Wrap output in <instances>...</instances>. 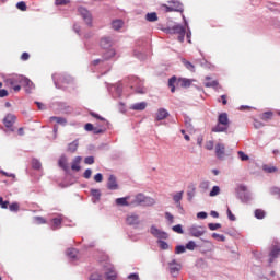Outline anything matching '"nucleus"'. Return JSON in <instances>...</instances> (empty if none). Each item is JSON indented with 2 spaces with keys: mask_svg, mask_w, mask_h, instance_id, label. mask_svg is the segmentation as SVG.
<instances>
[{
  "mask_svg": "<svg viewBox=\"0 0 280 280\" xmlns=\"http://www.w3.org/2000/svg\"><path fill=\"white\" fill-rule=\"evenodd\" d=\"M217 125L212 127L211 132H226L229 135V125L231 121L229 120V114L223 112L219 114Z\"/></svg>",
  "mask_w": 280,
  "mask_h": 280,
  "instance_id": "obj_1",
  "label": "nucleus"
},
{
  "mask_svg": "<svg viewBox=\"0 0 280 280\" xmlns=\"http://www.w3.org/2000/svg\"><path fill=\"white\" fill-rule=\"evenodd\" d=\"M176 84H179L182 89H189L191 86V80L187 78H177L173 75L168 79V88L171 89V93H176Z\"/></svg>",
  "mask_w": 280,
  "mask_h": 280,
  "instance_id": "obj_2",
  "label": "nucleus"
},
{
  "mask_svg": "<svg viewBox=\"0 0 280 280\" xmlns=\"http://www.w3.org/2000/svg\"><path fill=\"white\" fill-rule=\"evenodd\" d=\"M52 82L56 86V89H65L63 84H72L73 77L67 74V73H54L52 74Z\"/></svg>",
  "mask_w": 280,
  "mask_h": 280,
  "instance_id": "obj_3",
  "label": "nucleus"
},
{
  "mask_svg": "<svg viewBox=\"0 0 280 280\" xmlns=\"http://www.w3.org/2000/svg\"><path fill=\"white\" fill-rule=\"evenodd\" d=\"M24 78L25 75L23 74H13L7 79V84H9V86H11L15 93H19V91H21V86H23Z\"/></svg>",
  "mask_w": 280,
  "mask_h": 280,
  "instance_id": "obj_4",
  "label": "nucleus"
},
{
  "mask_svg": "<svg viewBox=\"0 0 280 280\" xmlns=\"http://www.w3.org/2000/svg\"><path fill=\"white\" fill-rule=\"evenodd\" d=\"M236 198H238L241 202L246 205L250 202V200H253V195L250 194V191H248V187H246L245 185H241L236 189Z\"/></svg>",
  "mask_w": 280,
  "mask_h": 280,
  "instance_id": "obj_5",
  "label": "nucleus"
},
{
  "mask_svg": "<svg viewBox=\"0 0 280 280\" xmlns=\"http://www.w3.org/2000/svg\"><path fill=\"white\" fill-rule=\"evenodd\" d=\"M77 11L85 25H88V27H93V13L85 7H78Z\"/></svg>",
  "mask_w": 280,
  "mask_h": 280,
  "instance_id": "obj_6",
  "label": "nucleus"
},
{
  "mask_svg": "<svg viewBox=\"0 0 280 280\" xmlns=\"http://www.w3.org/2000/svg\"><path fill=\"white\" fill-rule=\"evenodd\" d=\"M116 54L117 52L113 48H110L109 50H106L101 58L92 61V67H97V66L104 67V63L106 62V60H110V58H115Z\"/></svg>",
  "mask_w": 280,
  "mask_h": 280,
  "instance_id": "obj_7",
  "label": "nucleus"
},
{
  "mask_svg": "<svg viewBox=\"0 0 280 280\" xmlns=\"http://www.w3.org/2000/svg\"><path fill=\"white\" fill-rule=\"evenodd\" d=\"M103 270L105 271L106 280H117V271H115V267L113 264L108 261L101 262Z\"/></svg>",
  "mask_w": 280,
  "mask_h": 280,
  "instance_id": "obj_8",
  "label": "nucleus"
},
{
  "mask_svg": "<svg viewBox=\"0 0 280 280\" xmlns=\"http://www.w3.org/2000/svg\"><path fill=\"white\" fill-rule=\"evenodd\" d=\"M2 124L7 128L5 132H14V124H16V115L9 113L4 116Z\"/></svg>",
  "mask_w": 280,
  "mask_h": 280,
  "instance_id": "obj_9",
  "label": "nucleus"
},
{
  "mask_svg": "<svg viewBox=\"0 0 280 280\" xmlns=\"http://www.w3.org/2000/svg\"><path fill=\"white\" fill-rule=\"evenodd\" d=\"M188 233L190 237H202L207 233V228L205 225L192 224L189 226Z\"/></svg>",
  "mask_w": 280,
  "mask_h": 280,
  "instance_id": "obj_10",
  "label": "nucleus"
},
{
  "mask_svg": "<svg viewBox=\"0 0 280 280\" xmlns=\"http://www.w3.org/2000/svg\"><path fill=\"white\" fill-rule=\"evenodd\" d=\"M52 106L57 113H62L63 115L73 113V107L66 102H55Z\"/></svg>",
  "mask_w": 280,
  "mask_h": 280,
  "instance_id": "obj_11",
  "label": "nucleus"
},
{
  "mask_svg": "<svg viewBox=\"0 0 280 280\" xmlns=\"http://www.w3.org/2000/svg\"><path fill=\"white\" fill-rule=\"evenodd\" d=\"M130 86L133 91H136L140 95H143V93H145V88L143 86V81L137 77H132L130 79Z\"/></svg>",
  "mask_w": 280,
  "mask_h": 280,
  "instance_id": "obj_12",
  "label": "nucleus"
},
{
  "mask_svg": "<svg viewBox=\"0 0 280 280\" xmlns=\"http://www.w3.org/2000/svg\"><path fill=\"white\" fill-rule=\"evenodd\" d=\"M280 255V245L279 243L271 245L270 250H269V259H268V265L272 266L275 264V259H279Z\"/></svg>",
  "mask_w": 280,
  "mask_h": 280,
  "instance_id": "obj_13",
  "label": "nucleus"
},
{
  "mask_svg": "<svg viewBox=\"0 0 280 280\" xmlns=\"http://www.w3.org/2000/svg\"><path fill=\"white\" fill-rule=\"evenodd\" d=\"M150 233L158 241L159 240H168L170 238V234H167V232H165V231L160 230L159 228H156V225H151Z\"/></svg>",
  "mask_w": 280,
  "mask_h": 280,
  "instance_id": "obj_14",
  "label": "nucleus"
},
{
  "mask_svg": "<svg viewBox=\"0 0 280 280\" xmlns=\"http://www.w3.org/2000/svg\"><path fill=\"white\" fill-rule=\"evenodd\" d=\"M107 91L112 94V97H121V93H124V86L121 83H116L108 86Z\"/></svg>",
  "mask_w": 280,
  "mask_h": 280,
  "instance_id": "obj_15",
  "label": "nucleus"
},
{
  "mask_svg": "<svg viewBox=\"0 0 280 280\" xmlns=\"http://www.w3.org/2000/svg\"><path fill=\"white\" fill-rule=\"evenodd\" d=\"M164 32H166V34H187V27L180 24H175L172 27H166Z\"/></svg>",
  "mask_w": 280,
  "mask_h": 280,
  "instance_id": "obj_16",
  "label": "nucleus"
},
{
  "mask_svg": "<svg viewBox=\"0 0 280 280\" xmlns=\"http://www.w3.org/2000/svg\"><path fill=\"white\" fill-rule=\"evenodd\" d=\"M168 268L172 277H178L182 266L178 264V261H176V259H173L171 262H168Z\"/></svg>",
  "mask_w": 280,
  "mask_h": 280,
  "instance_id": "obj_17",
  "label": "nucleus"
},
{
  "mask_svg": "<svg viewBox=\"0 0 280 280\" xmlns=\"http://www.w3.org/2000/svg\"><path fill=\"white\" fill-rule=\"evenodd\" d=\"M107 189L109 191H117V189H119V184L117 183V177L115 175H109L107 179Z\"/></svg>",
  "mask_w": 280,
  "mask_h": 280,
  "instance_id": "obj_18",
  "label": "nucleus"
},
{
  "mask_svg": "<svg viewBox=\"0 0 280 280\" xmlns=\"http://www.w3.org/2000/svg\"><path fill=\"white\" fill-rule=\"evenodd\" d=\"M100 47L102 49H106L107 51H110V47H113V37L110 36H104L100 40Z\"/></svg>",
  "mask_w": 280,
  "mask_h": 280,
  "instance_id": "obj_19",
  "label": "nucleus"
},
{
  "mask_svg": "<svg viewBox=\"0 0 280 280\" xmlns=\"http://www.w3.org/2000/svg\"><path fill=\"white\" fill-rule=\"evenodd\" d=\"M22 86L25 89V93L27 94L32 93V91L36 89V85H34V82H32V80H30V78L27 77H24L22 81Z\"/></svg>",
  "mask_w": 280,
  "mask_h": 280,
  "instance_id": "obj_20",
  "label": "nucleus"
},
{
  "mask_svg": "<svg viewBox=\"0 0 280 280\" xmlns=\"http://www.w3.org/2000/svg\"><path fill=\"white\" fill-rule=\"evenodd\" d=\"M225 150H226V147L224 145V143H217L215 144V156H217V159L222 161V159H224Z\"/></svg>",
  "mask_w": 280,
  "mask_h": 280,
  "instance_id": "obj_21",
  "label": "nucleus"
},
{
  "mask_svg": "<svg viewBox=\"0 0 280 280\" xmlns=\"http://www.w3.org/2000/svg\"><path fill=\"white\" fill-rule=\"evenodd\" d=\"M90 194L92 196V202L94 205H97V202H100V200L102 199V191L97 188H92L90 190Z\"/></svg>",
  "mask_w": 280,
  "mask_h": 280,
  "instance_id": "obj_22",
  "label": "nucleus"
},
{
  "mask_svg": "<svg viewBox=\"0 0 280 280\" xmlns=\"http://www.w3.org/2000/svg\"><path fill=\"white\" fill-rule=\"evenodd\" d=\"M170 117V112L165 108H160L156 113L155 120L163 121V119H167Z\"/></svg>",
  "mask_w": 280,
  "mask_h": 280,
  "instance_id": "obj_23",
  "label": "nucleus"
},
{
  "mask_svg": "<svg viewBox=\"0 0 280 280\" xmlns=\"http://www.w3.org/2000/svg\"><path fill=\"white\" fill-rule=\"evenodd\" d=\"M126 222L129 226H138L139 224V215L130 214L126 218Z\"/></svg>",
  "mask_w": 280,
  "mask_h": 280,
  "instance_id": "obj_24",
  "label": "nucleus"
},
{
  "mask_svg": "<svg viewBox=\"0 0 280 280\" xmlns=\"http://www.w3.org/2000/svg\"><path fill=\"white\" fill-rule=\"evenodd\" d=\"M80 147V140L75 139L74 141L70 142L67 148V152H70L71 154L78 152V148Z\"/></svg>",
  "mask_w": 280,
  "mask_h": 280,
  "instance_id": "obj_25",
  "label": "nucleus"
},
{
  "mask_svg": "<svg viewBox=\"0 0 280 280\" xmlns=\"http://www.w3.org/2000/svg\"><path fill=\"white\" fill-rule=\"evenodd\" d=\"M81 161H82V156L80 155L73 159L71 164L72 172H80V170H82V166H80Z\"/></svg>",
  "mask_w": 280,
  "mask_h": 280,
  "instance_id": "obj_26",
  "label": "nucleus"
},
{
  "mask_svg": "<svg viewBox=\"0 0 280 280\" xmlns=\"http://www.w3.org/2000/svg\"><path fill=\"white\" fill-rule=\"evenodd\" d=\"M58 165L63 172H69V164L67 163V155H61L58 160Z\"/></svg>",
  "mask_w": 280,
  "mask_h": 280,
  "instance_id": "obj_27",
  "label": "nucleus"
},
{
  "mask_svg": "<svg viewBox=\"0 0 280 280\" xmlns=\"http://www.w3.org/2000/svg\"><path fill=\"white\" fill-rule=\"evenodd\" d=\"M52 225L50 226L51 231H58L62 226V218L60 217H55L51 220Z\"/></svg>",
  "mask_w": 280,
  "mask_h": 280,
  "instance_id": "obj_28",
  "label": "nucleus"
},
{
  "mask_svg": "<svg viewBox=\"0 0 280 280\" xmlns=\"http://www.w3.org/2000/svg\"><path fill=\"white\" fill-rule=\"evenodd\" d=\"M49 121L50 122H54L55 121V124H58L59 126H67V118H65V117H60V116H51L50 118H49Z\"/></svg>",
  "mask_w": 280,
  "mask_h": 280,
  "instance_id": "obj_29",
  "label": "nucleus"
},
{
  "mask_svg": "<svg viewBox=\"0 0 280 280\" xmlns=\"http://www.w3.org/2000/svg\"><path fill=\"white\" fill-rule=\"evenodd\" d=\"M195 197H196V185L189 184L188 190H187L188 202H191V200H194Z\"/></svg>",
  "mask_w": 280,
  "mask_h": 280,
  "instance_id": "obj_30",
  "label": "nucleus"
},
{
  "mask_svg": "<svg viewBox=\"0 0 280 280\" xmlns=\"http://www.w3.org/2000/svg\"><path fill=\"white\" fill-rule=\"evenodd\" d=\"M148 108L147 102L135 103L130 106V110H145Z\"/></svg>",
  "mask_w": 280,
  "mask_h": 280,
  "instance_id": "obj_31",
  "label": "nucleus"
},
{
  "mask_svg": "<svg viewBox=\"0 0 280 280\" xmlns=\"http://www.w3.org/2000/svg\"><path fill=\"white\" fill-rule=\"evenodd\" d=\"M128 200H130V197L127 196L117 198L115 202L118 207H130V202H128Z\"/></svg>",
  "mask_w": 280,
  "mask_h": 280,
  "instance_id": "obj_32",
  "label": "nucleus"
},
{
  "mask_svg": "<svg viewBox=\"0 0 280 280\" xmlns=\"http://www.w3.org/2000/svg\"><path fill=\"white\" fill-rule=\"evenodd\" d=\"M66 255L70 259V261H75V259H78V249L68 248Z\"/></svg>",
  "mask_w": 280,
  "mask_h": 280,
  "instance_id": "obj_33",
  "label": "nucleus"
},
{
  "mask_svg": "<svg viewBox=\"0 0 280 280\" xmlns=\"http://www.w3.org/2000/svg\"><path fill=\"white\" fill-rule=\"evenodd\" d=\"M170 3H172V8L174 9V12H180L182 14L183 12H185V8L180 1L173 0Z\"/></svg>",
  "mask_w": 280,
  "mask_h": 280,
  "instance_id": "obj_34",
  "label": "nucleus"
},
{
  "mask_svg": "<svg viewBox=\"0 0 280 280\" xmlns=\"http://www.w3.org/2000/svg\"><path fill=\"white\" fill-rule=\"evenodd\" d=\"M121 27H124V20L116 19V20L112 21V28H114L115 32H119V30H121Z\"/></svg>",
  "mask_w": 280,
  "mask_h": 280,
  "instance_id": "obj_35",
  "label": "nucleus"
},
{
  "mask_svg": "<svg viewBox=\"0 0 280 280\" xmlns=\"http://www.w3.org/2000/svg\"><path fill=\"white\" fill-rule=\"evenodd\" d=\"M145 195L143 194H138L135 197V200L131 202V205H136V206H140L143 203V201L145 200Z\"/></svg>",
  "mask_w": 280,
  "mask_h": 280,
  "instance_id": "obj_36",
  "label": "nucleus"
},
{
  "mask_svg": "<svg viewBox=\"0 0 280 280\" xmlns=\"http://www.w3.org/2000/svg\"><path fill=\"white\" fill-rule=\"evenodd\" d=\"M145 21H148L149 23H156V21H159V15L156 14V12L147 13Z\"/></svg>",
  "mask_w": 280,
  "mask_h": 280,
  "instance_id": "obj_37",
  "label": "nucleus"
},
{
  "mask_svg": "<svg viewBox=\"0 0 280 280\" xmlns=\"http://www.w3.org/2000/svg\"><path fill=\"white\" fill-rule=\"evenodd\" d=\"M156 205V201L152 197H145L144 201H142L141 207H154Z\"/></svg>",
  "mask_w": 280,
  "mask_h": 280,
  "instance_id": "obj_38",
  "label": "nucleus"
},
{
  "mask_svg": "<svg viewBox=\"0 0 280 280\" xmlns=\"http://www.w3.org/2000/svg\"><path fill=\"white\" fill-rule=\"evenodd\" d=\"M182 62L188 71H191L192 73L196 72V66H194V63H191L190 61H187V59L185 58L182 59Z\"/></svg>",
  "mask_w": 280,
  "mask_h": 280,
  "instance_id": "obj_39",
  "label": "nucleus"
},
{
  "mask_svg": "<svg viewBox=\"0 0 280 280\" xmlns=\"http://www.w3.org/2000/svg\"><path fill=\"white\" fill-rule=\"evenodd\" d=\"M89 280H104V275L100 271H94L90 275Z\"/></svg>",
  "mask_w": 280,
  "mask_h": 280,
  "instance_id": "obj_40",
  "label": "nucleus"
},
{
  "mask_svg": "<svg viewBox=\"0 0 280 280\" xmlns=\"http://www.w3.org/2000/svg\"><path fill=\"white\" fill-rule=\"evenodd\" d=\"M254 215L256 220H264V218H266V211H264L262 209H256L254 211Z\"/></svg>",
  "mask_w": 280,
  "mask_h": 280,
  "instance_id": "obj_41",
  "label": "nucleus"
},
{
  "mask_svg": "<svg viewBox=\"0 0 280 280\" xmlns=\"http://www.w3.org/2000/svg\"><path fill=\"white\" fill-rule=\"evenodd\" d=\"M96 127L100 128L101 130H104V132H106L110 127V122L105 119V120H102V124H96Z\"/></svg>",
  "mask_w": 280,
  "mask_h": 280,
  "instance_id": "obj_42",
  "label": "nucleus"
},
{
  "mask_svg": "<svg viewBox=\"0 0 280 280\" xmlns=\"http://www.w3.org/2000/svg\"><path fill=\"white\" fill-rule=\"evenodd\" d=\"M262 170H264V172H267V174H275V172L279 171V168H277V166H270V165H267V164H265L262 166Z\"/></svg>",
  "mask_w": 280,
  "mask_h": 280,
  "instance_id": "obj_43",
  "label": "nucleus"
},
{
  "mask_svg": "<svg viewBox=\"0 0 280 280\" xmlns=\"http://www.w3.org/2000/svg\"><path fill=\"white\" fill-rule=\"evenodd\" d=\"M184 124L188 130H194V125H191V118L189 116H184Z\"/></svg>",
  "mask_w": 280,
  "mask_h": 280,
  "instance_id": "obj_44",
  "label": "nucleus"
},
{
  "mask_svg": "<svg viewBox=\"0 0 280 280\" xmlns=\"http://www.w3.org/2000/svg\"><path fill=\"white\" fill-rule=\"evenodd\" d=\"M32 167H33V170H40V167H43L40 160L33 158L32 159Z\"/></svg>",
  "mask_w": 280,
  "mask_h": 280,
  "instance_id": "obj_45",
  "label": "nucleus"
},
{
  "mask_svg": "<svg viewBox=\"0 0 280 280\" xmlns=\"http://www.w3.org/2000/svg\"><path fill=\"white\" fill-rule=\"evenodd\" d=\"M196 248H198L196 241H188L186 243V250H196Z\"/></svg>",
  "mask_w": 280,
  "mask_h": 280,
  "instance_id": "obj_46",
  "label": "nucleus"
},
{
  "mask_svg": "<svg viewBox=\"0 0 280 280\" xmlns=\"http://www.w3.org/2000/svg\"><path fill=\"white\" fill-rule=\"evenodd\" d=\"M163 240L164 238L158 240V245L160 246L161 250H167L170 248V244Z\"/></svg>",
  "mask_w": 280,
  "mask_h": 280,
  "instance_id": "obj_47",
  "label": "nucleus"
},
{
  "mask_svg": "<svg viewBox=\"0 0 280 280\" xmlns=\"http://www.w3.org/2000/svg\"><path fill=\"white\" fill-rule=\"evenodd\" d=\"M219 84L220 83L218 82V80H213V81L206 82L205 86L207 89H218Z\"/></svg>",
  "mask_w": 280,
  "mask_h": 280,
  "instance_id": "obj_48",
  "label": "nucleus"
},
{
  "mask_svg": "<svg viewBox=\"0 0 280 280\" xmlns=\"http://www.w3.org/2000/svg\"><path fill=\"white\" fill-rule=\"evenodd\" d=\"M183 194H184V191L182 190V191L176 192L173 196V200H174L175 205L180 203V200H183Z\"/></svg>",
  "mask_w": 280,
  "mask_h": 280,
  "instance_id": "obj_49",
  "label": "nucleus"
},
{
  "mask_svg": "<svg viewBox=\"0 0 280 280\" xmlns=\"http://www.w3.org/2000/svg\"><path fill=\"white\" fill-rule=\"evenodd\" d=\"M269 194L271 196H277L279 199H280V188L277 187V186H272L270 189H269Z\"/></svg>",
  "mask_w": 280,
  "mask_h": 280,
  "instance_id": "obj_50",
  "label": "nucleus"
},
{
  "mask_svg": "<svg viewBox=\"0 0 280 280\" xmlns=\"http://www.w3.org/2000/svg\"><path fill=\"white\" fill-rule=\"evenodd\" d=\"M185 250H187L186 245H177L175 247V255H183V253H185Z\"/></svg>",
  "mask_w": 280,
  "mask_h": 280,
  "instance_id": "obj_51",
  "label": "nucleus"
},
{
  "mask_svg": "<svg viewBox=\"0 0 280 280\" xmlns=\"http://www.w3.org/2000/svg\"><path fill=\"white\" fill-rule=\"evenodd\" d=\"M219 195H220V186H213L209 192V196L211 198H214V196H219Z\"/></svg>",
  "mask_w": 280,
  "mask_h": 280,
  "instance_id": "obj_52",
  "label": "nucleus"
},
{
  "mask_svg": "<svg viewBox=\"0 0 280 280\" xmlns=\"http://www.w3.org/2000/svg\"><path fill=\"white\" fill-rule=\"evenodd\" d=\"M15 7L18 8V10H21V12H25L27 10V4L25 3V1L18 2Z\"/></svg>",
  "mask_w": 280,
  "mask_h": 280,
  "instance_id": "obj_53",
  "label": "nucleus"
},
{
  "mask_svg": "<svg viewBox=\"0 0 280 280\" xmlns=\"http://www.w3.org/2000/svg\"><path fill=\"white\" fill-rule=\"evenodd\" d=\"M72 30L78 36H82V26L80 24L74 23Z\"/></svg>",
  "mask_w": 280,
  "mask_h": 280,
  "instance_id": "obj_54",
  "label": "nucleus"
},
{
  "mask_svg": "<svg viewBox=\"0 0 280 280\" xmlns=\"http://www.w3.org/2000/svg\"><path fill=\"white\" fill-rule=\"evenodd\" d=\"M208 229L210 231H218V229H222V224H220V223H209Z\"/></svg>",
  "mask_w": 280,
  "mask_h": 280,
  "instance_id": "obj_55",
  "label": "nucleus"
},
{
  "mask_svg": "<svg viewBox=\"0 0 280 280\" xmlns=\"http://www.w3.org/2000/svg\"><path fill=\"white\" fill-rule=\"evenodd\" d=\"M272 115H273L272 112H265V113H262V115H261V119H262L264 121H268V119H272Z\"/></svg>",
  "mask_w": 280,
  "mask_h": 280,
  "instance_id": "obj_56",
  "label": "nucleus"
},
{
  "mask_svg": "<svg viewBox=\"0 0 280 280\" xmlns=\"http://www.w3.org/2000/svg\"><path fill=\"white\" fill-rule=\"evenodd\" d=\"M172 229L175 233H178L179 235H183V233H185V231L183 230V225L180 224H176Z\"/></svg>",
  "mask_w": 280,
  "mask_h": 280,
  "instance_id": "obj_57",
  "label": "nucleus"
},
{
  "mask_svg": "<svg viewBox=\"0 0 280 280\" xmlns=\"http://www.w3.org/2000/svg\"><path fill=\"white\" fill-rule=\"evenodd\" d=\"M226 214H228V219L230 220V222H235V220H237L235 214H233V212L231 211V208H228Z\"/></svg>",
  "mask_w": 280,
  "mask_h": 280,
  "instance_id": "obj_58",
  "label": "nucleus"
},
{
  "mask_svg": "<svg viewBox=\"0 0 280 280\" xmlns=\"http://www.w3.org/2000/svg\"><path fill=\"white\" fill-rule=\"evenodd\" d=\"M213 240H219V242H226V236L218 233H212Z\"/></svg>",
  "mask_w": 280,
  "mask_h": 280,
  "instance_id": "obj_59",
  "label": "nucleus"
},
{
  "mask_svg": "<svg viewBox=\"0 0 280 280\" xmlns=\"http://www.w3.org/2000/svg\"><path fill=\"white\" fill-rule=\"evenodd\" d=\"M238 159H241L242 161H249L250 156H248V154H245L244 151H238L237 152Z\"/></svg>",
  "mask_w": 280,
  "mask_h": 280,
  "instance_id": "obj_60",
  "label": "nucleus"
},
{
  "mask_svg": "<svg viewBox=\"0 0 280 280\" xmlns=\"http://www.w3.org/2000/svg\"><path fill=\"white\" fill-rule=\"evenodd\" d=\"M9 205H10V201H8V200L4 201L3 197L0 196V207H1V209H8Z\"/></svg>",
  "mask_w": 280,
  "mask_h": 280,
  "instance_id": "obj_61",
  "label": "nucleus"
},
{
  "mask_svg": "<svg viewBox=\"0 0 280 280\" xmlns=\"http://www.w3.org/2000/svg\"><path fill=\"white\" fill-rule=\"evenodd\" d=\"M133 56H136V58H138V60H145V55L141 51L135 50Z\"/></svg>",
  "mask_w": 280,
  "mask_h": 280,
  "instance_id": "obj_62",
  "label": "nucleus"
},
{
  "mask_svg": "<svg viewBox=\"0 0 280 280\" xmlns=\"http://www.w3.org/2000/svg\"><path fill=\"white\" fill-rule=\"evenodd\" d=\"M9 210L10 211H13V212H16L19 211V202H13L9 206Z\"/></svg>",
  "mask_w": 280,
  "mask_h": 280,
  "instance_id": "obj_63",
  "label": "nucleus"
},
{
  "mask_svg": "<svg viewBox=\"0 0 280 280\" xmlns=\"http://www.w3.org/2000/svg\"><path fill=\"white\" fill-rule=\"evenodd\" d=\"M127 279H129V280H139V273H137V272L129 273L127 276Z\"/></svg>",
  "mask_w": 280,
  "mask_h": 280,
  "instance_id": "obj_64",
  "label": "nucleus"
}]
</instances>
